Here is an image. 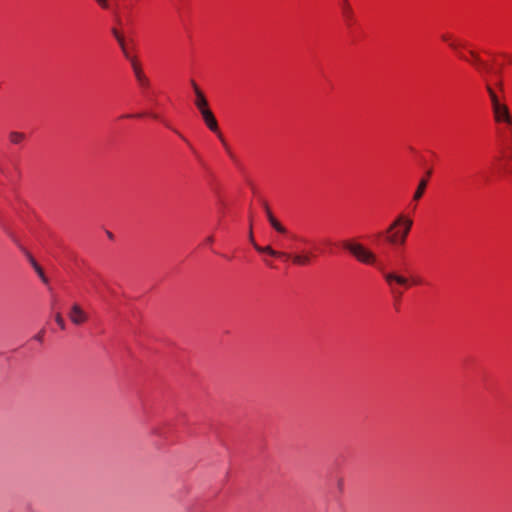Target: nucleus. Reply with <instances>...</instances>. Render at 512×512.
<instances>
[{"mask_svg": "<svg viewBox=\"0 0 512 512\" xmlns=\"http://www.w3.org/2000/svg\"><path fill=\"white\" fill-rule=\"evenodd\" d=\"M111 32H112L113 36L115 37V39L117 40L124 57L130 62V65L132 67V70L134 72L137 82L139 83V85L142 88H147L149 86V80L146 77V75L144 74L141 64L139 63L136 56H133L129 52L123 35L116 28H112Z\"/></svg>", "mask_w": 512, "mask_h": 512, "instance_id": "obj_1", "label": "nucleus"}, {"mask_svg": "<svg viewBox=\"0 0 512 512\" xmlns=\"http://www.w3.org/2000/svg\"><path fill=\"white\" fill-rule=\"evenodd\" d=\"M249 240L253 244V246L256 249V251H258L259 253H266V254H268V255H270L272 257L291 259L293 264L298 265V266L308 265V264H310L311 259H312V254H310V253H306V254H293L292 255V254L287 253V252H280V251L274 250L271 246H265V247L259 246L254 241L253 234H252L251 230H250V233H249Z\"/></svg>", "mask_w": 512, "mask_h": 512, "instance_id": "obj_2", "label": "nucleus"}, {"mask_svg": "<svg viewBox=\"0 0 512 512\" xmlns=\"http://www.w3.org/2000/svg\"><path fill=\"white\" fill-rule=\"evenodd\" d=\"M195 106L200 111L202 118H203L205 124L207 125V127L211 131L218 134V137L221 140L222 144L224 145L225 149L227 150L228 153H230L227 143L225 142L222 134L218 130L217 120H216L212 110L209 108L206 98H196Z\"/></svg>", "mask_w": 512, "mask_h": 512, "instance_id": "obj_3", "label": "nucleus"}, {"mask_svg": "<svg viewBox=\"0 0 512 512\" xmlns=\"http://www.w3.org/2000/svg\"><path fill=\"white\" fill-rule=\"evenodd\" d=\"M343 248L349 251L359 262L366 265L376 264V255L360 243L344 241Z\"/></svg>", "mask_w": 512, "mask_h": 512, "instance_id": "obj_4", "label": "nucleus"}, {"mask_svg": "<svg viewBox=\"0 0 512 512\" xmlns=\"http://www.w3.org/2000/svg\"><path fill=\"white\" fill-rule=\"evenodd\" d=\"M383 277L387 284L390 286L392 291H394V284H398L400 286L409 287L410 285H421L423 284V280L420 277H412L407 278L403 275L397 274L395 272H383Z\"/></svg>", "mask_w": 512, "mask_h": 512, "instance_id": "obj_5", "label": "nucleus"}, {"mask_svg": "<svg viewBox=\"0 0 512 512\" xmlns=\"http://www.w3.org/2000/svg\"><path fill=\"white\" fill-rule=\"evenodd\" d=\"M398 226H400V246H404L412 229L413 220L404 214H399L390 224V230Z\"/></svg>", "mask_w": 512, "mask_h": 512, "instance_id": "obj_6", "label": "nucleus"}, {"mask_svg": "<svg viewBox=\"0 0 512 512\" xmlns=\"http://www.w3.org/2000/svg\"><path fill=\"white\" fill-rule=\"evenodd\" d=\"M492 110L497 123L512 125V116L508 106L500 101V98H492Z\"/></svg>", "mask_w": 512, "mask_h": 512, "instance_id": "obj_7", "label": "nucleus"}, {"mask_svg": "<svg viewBox=\"0 0 512 512\" xmlns=\"http://www.w3.org/2000/svg\"><path fill=\"white\" fill-rule=\"evenodd\" d=\"M68 317L71 320V322L75 325H82L88 320L87 313L82 309V307L79 304H73L69 313Z\"/></svg>", "mask_w": 512, "mask_h": 512, "instance_id": "obj_8", "label": "nucleus"}, {"mask_svg": "<svg viewBox=\"0 0 512 512\" xmlns=\"http://www.w3.org/2000/svg\"><path fill=\"white\" fill-rule=\"evenodd\" d=\"M469 54L472 57V60L470 62L476 67V69L480 73L498 75V72H496L492 66H490L487 63H485L484 61H482V59L476 52L471 50V51H469Z\"/></svg>", "mask_w": 512, "mask_h": 512, "instance_id": "obj_9", "label": "nucleus"}, {"mask_svg": "<svg viewBox=\"0 0 512 512\" xmlns=\"http://www.w3.org/2000/svg\"><path fill=\"white\" fill-rule=\"evenodd\" d=\"M341 11L347 26L350 27L354 22V12L348 0L341 1Z\"/></svg>", "mask_w": 512, "mask_h": 512, "instance_id": "obj_10", "label": "nucleus"}, {"mask_svg": "<svg viewBox=\"0 0 512 512\" xmlns=\"http://www.w3.org/2000/svg\"><path fill=\"white\" fill-rule=\"evenodd\" d=\"M386 241L392 246H400V226L390 230V225L385 231Z\"/></svg>", "mask_w": 512, "mask_h": 512, "instance_id": "obj_11", "label": "nucleus"}, {"mask_svg": "<svg viewBox=\"0 0 512 512\" xmlns=\"http://www.w3.org/2000/svg\"><path fill=\"white\" fill-rule=\"evenodd\" d=\"M265 212L267 214V218L271 224V226L278 231L279 233H286V228L273 216L272 212L269 209L267 203L263 204Z\"/></svg>", "mask_w": 512, "mask_h": 512, "instance_id": "obj_12", "label": "nucleus"}, {"mask_svg": "<svg viewBox=\"0 0 512 512\" xmlns=\"http://www.w3.org/2000/svg\"><path fill=\"white\" fill-rule=\"evenodd\" d=\"M487 90L489 92V96L494 97L497 96L498 93H504L505 91L502 88V84L500 81H497L495 84H487Z\"/></svg>", "mask_w": 512, "mask_h": 512, "instance_id": "obj_13", "label": "nucleus"}, {"mask_svg": "<svg viewBox=\"0 0 512 512\" xmlns=\"http://www.w3.org/2000/svg\"><path fill=\"white\" fill-rule=\"evenodd\" d=\"M427 186V179H421L419 185L413 195V200L418 201L424 194Z\"/></svg>", "mask_w": 512, "mask_h": 512, "instance_id": "obj_14", "label": "nucleus"}, {"mask_svg": "<svg viewBox=\"0 0 512 512\" xmlns=\"http://www.w3.org/2000/svg\"><path fill=\"white\" fill-rule=\"evenodd\" d=\"M465 45H466L465 43H463V42H461V41H459V40H456V39H454V41H451V42L449 43V47H450L451 49H453V50L457 51V52H460V51H459V50H460V48L465 47ZM459 57H460L461 59L465 60V61H469V60H468V59H467V58H466L462 53H459Z\"/></svg>", "mask_w": 512, "mask_h": 512, "instance_id": "obj_15", "label": "nucleus"}, {"mask_svg": "<svg viewBox=\"0 0 512 512\" xmlns=\"http://www.w3.org/2000/svg\"><path fill=\"white\" fill-rule=\"evenodd\" d=\"M9 138L13 144H20L25 139V135L20 132H11Z\"/></svg>", "mask_w": 512, "mask_h": 512, "instance_id": "obj_16", "label": "nucleus"}, {"mask_svg": "<svg viewBox=\"0 0 512 512\" xmlns=\"http://www.w3.org/2000/svg\"><path fill=\"white\" fill-rule=\"evenodd\" d=\"M34 269L37 272L38 276L44 283H47L48 279L46 278L42 268L38 264H34Z\"/></svg>", "mask_w": 512, "mask_h": 512, "instance_id": "obj_17", "label": "nucleus"}, {"mask_svg": "<svg viewBox=\"0 0 512 512\" xmlns=\"http://www.w3.org/2000/svg\"><path fill=\"white\" fill-rule=\"evenodd\" d=\"M55 321H56V323L59 325V327H60L61 329H63V330H64V329L66 328L65 321H64V319H63V317L61 316V314H60V313H57V314L55 315Z\"/></svg>", "mask_w": 512, "mask_h": 512, "instance_id": "obj_18", "label": "nucleus"}, {"mask_svg": "<svg viewBox=\"0 0 512 512\" xmlns=\"http://www.w3.org/2000/svg\"><path fill=\"white\" fill-rule=\"evenodd\" d=\"M192 84V87H193V90H194V93H195V96H205V93L204 91H202L199 86L194 82L192 81L191 82Z\"/></svg>", "mask_w": 512, "mask_h": 512, "instance_id": "obj_19", "label": "nucleus"}, {"mask_svg": "<svg viewBox=\"0 0 512 512\" xmlns=\"http://www.w3.org/2000/svg\"><path fill=\"white\" fill-rule=\"evenodd\" d=\"M441 39L446 42V43H450L451 41H454V38L452 37V35L448 34V33H445L441 36Z\"/></svg>", "mask_w": 512, "mask_h": 512, "instance_id": "obj_20", "label": "nucleus"}, {"mask_svg": "<svg viewBox=\"0 0 512 512\" xmlns=\"http://www.w3.org/2000/svg\"><path fill=\"white\" fill-rule=\"evenodd\" d=\"M97 3L103 8V9H108L109 8V4H108V1L107 0H96Z\"/></svg>", "mask_w": 512, "mask_h": 512, "instance_id": "obj_21", "label": "nucleus"}, {"mask_svg": "<svg viewBox=\"0 0 512 512\" xmlns=\"http://www.w3.org/2000/svg\"><path fill=\"white\" fill-rule=\"evenodd\" d=\"M213 242V237L212 236H209L206 238V243L207 244H211Z\"/></svg>", "mask_w": 512, "mask_h": 512, "instance_id": "obj_22", "label": "nucleus"}, {"mask_svg": "<svg viewBox=\"0 0 512 512\" xmlns=\"http://www.w3.org/2000/svg\"><path fill=\"white\" fill-rule=\"evenodd\" d=\"M42 337H43V332L39 333L35 338H36V340L41 341Z\"/></svg>", "mask_w": 512, "mask_h": 512, "instance_id": "obj_23", "label": "nucleus"}, {"mask_svg": "<svg viewBox=\"0 0 512 512\" xmlns=\"http://www.w3.org/2000/svg\"><path fill=\"white\" fill-rule=\"evenodd\" d=\"M509 150H510V153H509V155L507 156V159H508V160H512V148H509Z\"/></svg>", "mask_w": 512, "mask_h": 512, "instance_id": "obj_24", "label": "nucleus"}, {"mask_svg": "<svg viewBox=\"0 0 512 512\" xmlns=\"http://www.w3.org/2000/svg\"><path fill=\"white\" fill-rule=\"evenodd\" d=\"M29 259H30L32 266L34 267V264H37V262L32 257H29Z\"/></svg>", "mask_w": 512, "mask_h": 512, "instance_id": "obj_25", "label": "nucleus"}, {"mask_svg": "<svg viewBox=\"0 0 512 512\" xmlns=\"http://www.w3.org/2000/svg\"><path fill=\"white\" fill-rule=\"evenodd\" d=\"M179 136L180 138H182L184 141H186V139L183 137V135L179 134L177 131H175Z\"/></svg>", "mask_w": 512, "mask_h": 512, "instance_id": "obj_26", "label": "nucleus"}, {"mask_svg": "<svg viewBox=\"0 0 512 512\" xmlns=\"http://www.w3.org/2000/svg\"><path fill=\"white\" fill-rule=\"evenodd\" d=\"M151 116H152L153 118H156V119L158 118V115H157V114H151Z\"/></svg>", "mask_w": 512, "mask_h": 512, "instance_id": "obj_27", "label": "nucleus"}]
</instances>
